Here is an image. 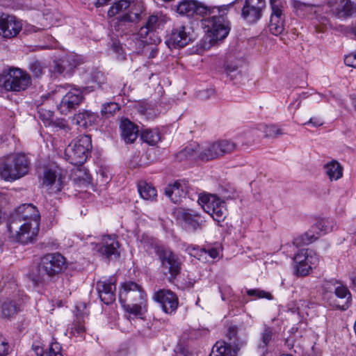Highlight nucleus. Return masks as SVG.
<instances>
[{
    "label": "nucleus",
    "mask_w": 356,
    "mask_h": 356,
    "mask_svg": "<svg viewBox=\"0 0 356 356\" xmlns=\"http://www.w3.org/2000/svg\"><path fill=\"white\" fill-rule=\"evenodd\" d=\"M309 263L296 264V274L298 276L304 277L307 275L313 268H316L318 263V257L317 255L309 257Z\"/></svg>",
    "instance_id": "obj_27"
},
{
    "label": "nucleus",
    "mask_w": 356,
    "mask_h": 356,
    "mask_svg": "<svg viewBox=\"0 0 356 356\" xmlns=\"http://www.w3.org/2000/svg\"><path fill=\"white\" fill-rule=\"evenodd\" d=\"M316 255L312 250L308 249H302L298 253L294 255L293 260L296 264L309 263V257Z\"/></svg>",
    "instance_id": "obj_42"
},
{
    "label": "nucleus",
    "mask_w": 356,
    "mask_h": 356,
    "mask_svg": "<svg viewBox=\"0 0 356 356\" xmlns=\"http://www.w3.org/2000/svg\"><path fill=\"white\" fill-rule=\"evenodd\" d=\"M318 234H315L312 230H308L305 234L296 237L292 242V245H289L290 248H298L302 245L312 243L318 238Z\"/></svg>",
    "instance_id": "obj_28"
},
{
    "label": "nucleus",
    "mask_w": 356,
    "mask_h": 356,
    "mask_svg": "<svg viewBox=\"0 0 356 356\" xmlns=\"http://www.w3.org/2000/svg\"><path fill=\"white\" fill-rule=\"evenodd\" d=\"M296 293L298 294L300 302L308 303L310 300V290L308 287L302 286Z\"/></svg>",
    "instance_id": "obj_47"
},
{
    "label": "nucleus",
    "mask_w": 356,
    "mask_h": 356,
    "mask_svg": "<svg viewBox=\"0 0 356 356\" xmlns=\"http://www.w3.org/2000/svg\"><path fill=\"white\" fill-rule=\"evenodd\" d=\"M219 158L218 153L214 143L203 146L198 153V159L208 161Z\"/></svg>",
    "instance_id": "obj_31"
},
{
    "label": "nucleus",
    "mask_w": 356,
    "mask_h": 356,
    "mask_svg": "<svg viewBox=\"0 0 356 356\" xmlns=\"http://www.w3.org/2000/svg\"><path fill=\"white\" fill-rule=\"evenodd\" d=\"M40 214L32 204H23L17 207L13 216L8 230L14 241L22 244L31 243L37 236Z\"/></svg>",
    "instance_id": "obj_1"
},
{
    "label": "nucleus",
    "mask_w": 356,
    "mask_h": 356,
    "mask_svg": "<svg viewBox=\"0 0 356 356\" xmlns=\"http://www.w3.org/2000/svg\"><path fill=\"white\" fill-rule=\"evenodd\" d=\"M239 350L238 346L232 349L231 344H227L225 341H217L209 356H236Z\"/></svg>",
    "instance_id": "obj_24"
},
{
    "label": "nucleus",
    "mask_w": 356,
    "mask_h": 356,
    "mask_svg": "<svg viewBox=\"0 0 356 356\" xmlns=\"http://www.w3.org/2000/svg\"><path fill=\"white\" fill-rule=\"evenodd\" d=\"M8 344L3 339L0 334V356H6L8 353Z\"/></svg>",
    "instance_id": "obj_56"
},
{
    "label": "nucleus",
    "mask_w": 356,
    "mask_h": 356,
    "mask_svg": "<svg viewBox=\"0 0 356 356\" xmlns=\"http://www.w3.org/2000/svg\"><path fill=\"white\" fill-rule=\"evenodd\" d=\"M0 83L7 91L21 92L31 85V78L26 72L13 67L0 79Z\"/></svg>",
    "instance_id": "obj_6"
},
{
    "label": "nucleus",
    "mask_w": 356,
    "mask_h": 356,
    "mask_svg": "<svg viewBox=\"0 0 356 356\" xmlns=\"http://www.w3.org/2000/svg\"><path fill=\"white\" fill-rule=\"evenodd\" d=\"M219 157L234 152L237 147L236 143L231 140L223 139L214 142Z\"/></svg>",
    "instance_id": "obj_32"
},
{
    "label": "nucleus",
    "mask_w": 356,
    "mask_h": 356,
    "mask_svg": "<svg viewBox=\"0 0 356 356\" xmlns=\"http://www.w3.org/2000/svg\"><path fill=\"white\" fill-rule=\"evenodd\" d=\"M58 126H59L60 127H61V128H63V129H65V128L66 127V125H65V124H63V122H60V123L58 124Z\"/></svg>",
    "instance_id": "obj_64"
},
{
    "label": "nucleus",
    "mask_w": 356,
    "mask_h": 356,
    "mask_svg": "<svg viewBox=\"0 0 356 356\" xmlns=\"http://www.w3.org/2000/svg\"><path fill=\"white\" fill-rule=\"evenodd\" d=\"M315 227L326 234L334 230L337 227V223L332 218H324L318 220L315 225Z\"/></svg>",
    "instance_id": "obj_41"
},
{
    "label": "nucleus",
    "mask_w": 356,
    "mask_h": 356,
    "mask_svg": "<svg viewBox=\"0 0 356 356\" xmlns=\"http://www.w3.org/2000/svg\"><path fill=\"white\" fill-rule=\"evenodd\" d=\"M141 139L149 145H155L161 140L160 133L156 129H144L141 132Z\"/></svg>",
    "instance_id": "obj_37"
},
{
    "label": "nucleus",
    "mask_w": 356,
    "mask_h": 356,
    "mask_svg": "<svg viewBox=\"0 0 356 356\" xmlns=\"http://www.w3.org/2000/svg\"><path fill=\"white\" fill-rule=\"evenodd\" d=\"M168 19L167 15L162 12H155L147 17L145 24L140 29L138 35L142 38H145L149 34L154 33L156 29L163 26Z\"/></svg>",
    "instance_id": "obj_17"
},
{
    "label": "nucleus",
    "mask_w": 356,
    "mask_h": 356,
    "mask_svg": "<svg viewBox=\"0 0 356 356\" xmlns=\"http://www.w3.org/2000/svg\"><path fill=\"white\" fill-rule=\"evenodd\" d=\"M327 5L339 19H346L356 14V0H327Z\"/></svg>",
    "instance_id": "obj_12"
},
{
    "label": "nucleus",
    "mask_w": 356,
    "mask_h": 356,
    "mask_svg": "<svg viewBox=\"0 0 356 356\" xmlns=\"http://www.w3.org/2000/svg\"><path fill=\"white\" fill-rule=\"evenodd\" d=\"M88 92V88L74 87L64 95L58 106V110L62 115H67L75 110L83 102V95Z\"/></svg>",
    "instance_id": "obj_9"
},
{
    "label": "nucleus",
    "mask_w": 356,
    "mask_h": 356,
    "mask_svg": "<svg viewBox=\"0 0 356 356\" xmlns=\"http://www.w3.org/2000/svg\"><path fill=\"white\" fill-rule=\"evenodd\" d=\"M120 110V106L115 102H108L102 106L101 113L102 116L108 118Z\"/></svg>",
    "instance_id": "obj_43"
},
{
    "label": "nucleus",
    "mask_w": 356,
    "mask_h": 356,
    "mask_svg": "<svg viewBox=\"0 0 356 356\" xmlns=\"http://www.w3.org/2000/svg\"><path fill=\"white\" fill-rule=\"evenodd\" d=\"M92 80L96 82L99 86L104 83L106 78L104 74L101 72H97L92 75Z\"/></svg>",
    "instance_id": "obj_55"
},
{
    "label": "nucleus",
    "mask_w": 356,
    "mask_h": 356,
    "mask_svg": "<svg viewBox=\"0 0 356 356\" xmlns=\"http://www.w3.org/2000/svg\"><path fill=\"white\" fill-rule=\"evenodd\" d=\"M30 170V161L24 154L19 153L7 156L0 166V175L6 181L18 179Z\"/></svg>",
    "instance_id": "obj_4"
},
{
    "label": "nucleus",
    "mask_w": 356,
    "mask_h": 356,
    "mask_svg": "<svg viewBox=\"0 0 356 356\" xmlns=\"http://www.w3.org/2000/svg\"><path fill=\"white\" fill-rule=\"evenodd\" d=\"M198 201L204 211L210 214L213 220L218 222L224 220L227 211L225 201L215 195L201 196Z\"/></svg>",
    "instance_id": "obj_8"
},
{
    "label": "nucleus",
    "mask_w": 356,
    "mask_h": 356,
    "mask_svg": "<svg viewBox=\"0 0 356 356\" xmlns=\"http://www.w3.org/2000/svg\"><path fill=\"white\" fill-rule=\"evenodd\" d=\"M200 152V146L196 143H193L186 146L183 149L176 154L178 161H182L187 159L198 158V153Z\"/></svg>",
    "instance_id": "obj_26"
},
{
    "label": "nucleus",
    "mask_w": 356,
    "mask_h": 356,
    "mask_svg": "<svg viewBox=\"0 0 356 356\" xmlns=\"http://www.w3.org/2000/svg\"><path fill=\"white\" fill-rule=\"evenodd\" d=\"M122 136L126 143H134L138 137V128L130 120H122L120 126Z\"/></svg>",
    "instance_id": "obj_25"
},
{
    "label": "nucleus",
    "mask_w": 356,
    "mask_h": 356,
    "mask_svg": "<svg viewBox=\"0 0 356 356\" xmlns=\"http://www.w3.org/2000/svg\"><path fill=\"white\" fill-rule=\"evenodd\" d=\"M138 190L140 196L147 200H153L156 197V190L151 184L140 181L138 184Z\"/></svg>",
    "instance_id": "obj_35"
},
{
    "label": "nucleus",
    "mask_w": 356,
    "mask_h": 356,
    "mask_svg": "<svg viewBox=\"0 0 356 356\" xmlns=\"http://www.w3.org/2000/svg\"><path fill=\"white\" fill-rule=\"evenodd\" d=\"M147 300H140L137 302H133L132 304L125 305L124 307L127 312L134 314L135 316H140L143 314V310H146Z\"/></svg>",
    "instance_id": "obj_40"
},
{
    "label": "nucleus",
    "mask_w": 356,
    "mask_h": 356,
    "mask_svg": "<svg viewBox=\"0 0 356 356\" xmlns=\"http://www.w3.org/2000/svg\"><path fill=\"white\" fill-rule=\"evenodd\" d=\"M134 39H135V40H136L137 43H138L139 46H141V45H142V41H141L140 40H138V38H137V36H136V37L134 38Z\"/></svg>",
    "instance_id": "obj_63"
},
{
    "label": "nucleus",
    "mask_w": 356,
    "mask_h": 356,
    "mask_svg": "<svg viewBox=\"0 0 356 356\" xmlns=\"http://www.w3.org/2000/svg\"><path fill=\"white\" fill-rule=\"evenodd\" d=\"M187 251L190 255L197 257L198 259H200V257L203 254H207L212 259H216L219 254V251L216 248H213L206 250L205 248L198 249L195 247H188L187 248Z\"/></svg>",
    "instance_id": "obj_36"
},
{
    "label": "nucleus",
    "mask_w": 356,
    "mask_h": 356,
    "mask_svg": "<svg viewBox=\"0 0 356 356\" xmlns=\"http://www.w3.org/2000/svg\"><path fill=\"white\" fill-rule=\"evenodd\" d=\"M112 49L120 54H122V47L119 42H114L112 44Z\"/></svg>",
    "instance_id": "obj_58"
},
{
    "label": "nucleus",
    "mask_w": 356,
    "mask_h": 356,
    "mask_svg": "<svg viewBox=\"0 0 356 356\" xmlns=\"http://www.w3.org/2000/svg\"><path fill=\"white\" fill-rule=\"evenodd\" d=\"M65 60H62L61 63H56L54 67V72L58 74H63L65 71Z\"/></svg>",
    "instance_id": "obj_57"
},
{
    "label": "nucleus",
    "mask_w": 356,
    "mask_h": 356,
    "mask_svg": "<svg viewBox=\"0 0 356 356\" xmlns=\"http://www.w3.org/2000/svg\"><path fill=\"white\" fill-rule=\"evenodd\" d=\"M247 294L249 296H255L258 298H267V293L258 289L248 290Z\"/></svg>",
    "instance_id": "obj_52"
},
{
    "label": "nucleus",
    "mask_w": 356,
    "mask_h": 356,
    "mask_svg": "<svg viewBox=\"0 0 356 356\" xmlns=\"http://www.w3.org/2000/svg\"><path fill=\"white\" fill-rule=\"evenodd\" d=\"M22 23L13 15L0 16V35L4 38L15 37L22 30Z\"/></svg>",
    "instance_id": "obj_14"
},
{
    "label": "nucleus",
    "mask_w": 356,
    "mask_h": 356,
    "mask_svg": "<svg viewBox=\"0 0 356 356\" xmlns=\"http://www.w3.org/2000/svg\"><path fill=\"white\" fill-rule=\"evenodd\" d=\"M262 341H263V343H264L263 348H264L267 345V336L266 334V330L262 334Z\"/></svg>",
    "instance_id": "obj_60"
},
{
    "label": "nucleus",
    "mask_w": 356,
    "mask_h": 356,
    "mask_svg": "<svg viewBox=\"0 0 356 356\" xmlns=\"http://www.w3.org/2000/svg\"><path fill=\"white\" fill-rule=\"evenodd\" d=\"M179 220L184 223L186 229L196 230L201 228L203 220L197 213H191L184 211L179 212Z\"/></svg>",
    "instance_id": "obj_23"
},
{
    "label": "nucleus",
    "mask_w": 356,
    "mask_h": 356,
    "mask_svg": "<svg viewBox=\"0 0 356 356\" xmlns=\"http://www.w3.org/2000/svg\"><path fill=\"white\" fill-rule=\"evenodd\" d=\"M268 138H276L280 135H282L284 133L282 129L275 124H272L268 127Z\"/></svg>",
    "instance_id": "obj_50"
},
{
    "label": "nucleus",
    "mask_w": 356,
    "mask_h": 356,
    "mask_svg": "<svg viewBox=\"0 0 356 356\" xmlns=\"http://www.w3.org/2000/svg\"><path fill=\"white\" fill-rule=\"evenodd\" d=\"M186 193V184L179 181L169 184L165 189V194L175 204L179 203Z\"/></svg>",
    "instance_id": "obj_22"
},
{
    "label": "nucleus",
    "mask_w": 356,
    "mask_h": 356,
    "mask_svg": "<svg viewBox=\"0 0 356 356\" xmlns=\"http://www.w3.org/2000/svg\"><path fill=\"white\" fill-rule=\"evenodd\" d=\"M322 289L325 296L334 293L337 298L345 300L344 304L340 306L341 309L346 310L348 308L351 302V294L348 289L342 283L336 280H325L322 285Z\"/></svg>",
    "instance_id": "obj_11"
},
{
    "label": "nucleus",
    "mask_w": 356,
    "mask_h": 356,
    "mask_svg": "<svg viewBox=\"0 0 356 356\" xmlns=\"http://www.w3.org/2000/svg\"><path fill=\"white\" fill-rule=\"evenodd\" d=\"M40 115V118L44 122H46L48 123V124H50V122L52 120L54 113L51 111H47L44 113L42 110H40L38 111Z\"/></svg>",
    "instance_id": "obj_53"
},
{
    "label": "nucleus",
    "mask_w": 356,
    "mask_h": 356,
    "mask_svg": "<svg viewBox=\"0 0 356 356\" xmlns=\"http://www.w3.org/2000/svg\"><path fill=\"white\" fill-rule=\"evenodd\" d=\"M42 185L52 193H57L63 188V177L58 170L46 169L42 177Z\"/></svg>",
    "instance_id": "obj_20"
},
{
    "label": "nucleus",
    "mask_w": 356,
    "mask_h": 356,
    "mask_svg": "<svg viewBox=\"0 0 356 356\" xmlns=\"http://www.w3.org/2000/svg\"><path fill=\"white\" fill-rule=\"evenodd\" d=\"M61 347L57 342H53L49 348V352L43 354L42 356H63L61 354Z\"/></svg>",
    "instance_id": "obj_48"
},
{
    "label": "nucleus",
    "mask_w": 356,
    "mask_h": 356,
    "mask_svg": "<svg viewBox=\"0 0 356 356\" xmlns=\"http://www.w3.org/2000/svg\"><path fill=\"white\" fill-rule=\"evenodd\" d=\"M195 39L194 31L188 24H178L174 26L166 44L169 48H183Z\"/></svg>",
    "instance_id": "obj_7"
},
{
    "label": "nucleus",
    "mask_w": 356,
    "mask_h": 356,
    "mask_svg": "<svg viewBox=\"0 0 356 356\" xmlns=\"http://www.w3.org/2000/svg\"><path fill=\"white\" fill-rule=\"evenodd\" d=\"M85 332L86 328L84 324L81 321V319L78 318L77 321H75L72 325V327L71 328V332L74 337H83Z\"/></svg>",
    "instance_id": "obj_45"
},
{
    "label": "nucleus",
    "mask_w": 356,
    "mask_h": 356,
    "mask_svg": "<svg viewBox=\"0 0 356 356\" xmlns=\"http://www.w3.org/2000/svg\"><path fill=\"white\" fill-rule=\"evenodd\" d=\"M291 5L295 13L298 16L305 17V15L316 13L315 8L316 6L313 3H305L298 0H291Z\"/></svg>",
    "instance_id": "obj_29"
},
{
    "label": "nucleus",
    "mask_w": 356,
    "mask_h": 356,
    "mask_svg": "<svg viewBox=\"0 0 356 356\" xmlns=\"http://www.w3.org/2000/svg\"><path fill=\"white\" fill-rule=\"evenodd\" d=\"M119 248L120 244L115 236L106 235L102 236L99 251L107 258L111 256L117 257L120 255Z\"/></svg>",
    "instance_id": "obj_21"
},
{
    "label": "nucleus",
    "mask_w": 356,
    "mask_h": 356,
    "mask_svg": "<svg viewBox=\"0 0 356 356\" xmlns=\"http://www.w3.org/2000/svg\"><path fill=\"white\" fill-rule=\"evenodd\" d=\"M161 264L165 269H167L170 274L169 280L173 281L180 273L181 263L177 254L170 250H165L160 255Z\"/></svg>",
    "instance_id": "obj_15"
},
{
    "label": "nucleus",
    "mask_w": 356,
    "mask_h": 356,
    "mask_svg": "<svg viewBox=\"0 0 356 356\" xmlns=\"http://www.w3.org/2000/svg\"><path fill=\"white\" fill-rule=\"evenodd\" d=\"M236 331L234 327H229L227 333V337L229 338V342H225L227 344H231V348L232 349L235 346H238V343H236Z\"/></svg>",
    "instance_id": "obj_49"
},
{
    "label": "nucleus",
    "mask_w": 356,
    "mask_h": 356,
    "mask_svg": "<svg viewBox=\"0 0 356 356\" xmlns=\"http://www.w3.org/2000/svg\"><path fill=\"white\" fill-rule=\"evenodd\" d=\"M22 302L19 300H6L1 306V313L5 317H10L19 311Z\"/></svg>",
    "instance_id": "obj_34"
},
{
    "label": "nucleus",
    "mask_w": 356,
    "mask_h": 356,
    "mask_svg": "<svg viewBox=\"0 0 356 356\" xmlns=\"http://www.w3.org/2000/svg\"><path fill=\"white\" fill-rule=\"evenodd\" d=\"M195 8V0H181L176 6V11L183 16L193 17Z\"/></svg>",
    "instance_id": "obj_33"
},
{
    "label": "nucleus",
    "mask_w": 356,
    "mask_h": 356,
    "mask_svg": "<svg viewBox=\"0 0 356 356\" xmlns=\"http://www.w3.org/2000/svg\"><path fill=\"white\" fill-rule=\"evenodd\" d=\"M234 2L241 3V17L250 24L255 23L262 16L266 7L265 0H236Z\"/></svg>",
    "instance_id": "obj_10"
},
{
    "label": "nucleus",
    "mask_w": 356,
    "mask_h": 356,
    "mask_svg": "<svg viewBox=\"0 0 356 356\" xmlns=\"http://www.w3.org/2000/svg\"><path fill=\"white\" fill-rule=\"evenodd\" d=\"M91 147L90 138L86 135L81 136L65 148V159L72 165H82L86 161Z\"/></svg>",
    "instance_id": "obj_5"
},
{
    "label": "nucleus",
    "mask_w": 356,
    "mask_h": 356,
    "mask_svg": "<svg viewBox=\"0 0 356 356\" xmlns=\"http://www.w3.org/2000/svg\"><path fill=\"white\" fill-rule=\"evenodd\" d=\"M29 69L35 77H40L43 73L44 67L42 63L38 60H34L29 65Z\"/></svg>",
    "instance_id": "obj_46"
},
{
    "label": "nucleus",
    "mask_w": 356,
    "mask_h": 356,
    "mask_svg": "<svg viewBox=\"0 0 356 356\" xmlns=\"http://www.w3.org/2000/svg\"><path fill=\"white\" fill-rule=\"evenodd\" d=\"M96 287L99 297L104 304L109 305L115 300L116 286L114 277L98 281Z\"/></svg>",
    "instance_id": "obj_19"
},
{
    "label": "nucleus",
    "mask_w": 356,
    "mask_h": 356,
    "mask_svg": "<svg viewBox=\"0 0 356 356\" xmlns=\"http://www.w3.org/2000/svg\"><path fill=\"white\" fill-rule=\"evenodd\" d=\"M344 63L349 67L356 68V51L347 55L344 58Z\"/></svg>",
    "instance_id": "obj_51"
},
{
    "label": "nucleus",
    "mask_w": 356,
    "mask_h": 356,
    "mask_svg": "<svg viewBox=\"0 0 356 356\" xmlns=\"http://www.w3.org/2000/svg\"><path fill=\"white\" fill-rule=\"evenodd\" d=\"M154 298L160 304L163 311L166 314H172L177 309L178 298L174 292L170 290L161 289L158 291Z\"/></svg>",
    "instance_id": "obj_18"
},
{
    "label": "nucleus",
    "mask_w": 356,
    "mask_h": 356,
    "mask_svg": "<svg viewBox=\"0 0 356 356\" xmlns=\"http://www.w3.org/2000/svg\"><path fill=\"white\" fill-rule=\"evenodd\" d=\"M324 170L331 181L338 180L343 175V168L337 161L327 163L324 165Z\"/></svg>",
    "instance_id": "obj_30"
},
{
    "label": "nucleus",
    "mask_w": 356,
    "mask_h": 356,
    "mask_svg": "<svg viewBox=\"0 0 356 356\" xmlns=\"http://www.w3.org/2000/svg\"><path fill=\"white\" fill-rule=\"evenodd\" d=\"M272 14L270 16L268 29L273 35H278L284 31L282 18L283 3L281 0H270Z\"/></svg>",
    "instance_id": "obj_16"
},
{
    "label": "nucleus",
    "mask_w": 356,
    "mask_h": 356,
    "mask_svg": "<svg viewBox=\"0 0 356 356\" xmlns=\"http://www.w3.org/2000/svg\"><path fill=\"white\" fill-rule=\"evenodd\" d=\"M233 3L220 6L208 7L195 1L194 15L207 17L202 19V25L211 33L214 40L225 39L230 31V22L225 17Z\"/></svg>",
    "instance_id": "obj_2"
},
{
    "label": "nucleus",
    "mask_w": 356,
    "mask_h": 356,
    "mask_svg": "<svg viewBox=\"0 0 356 356\" xmlns=\"http://www.w3.org/2000/svg\"><path fill=\"white\" fill-rule=\"evenodd\" d=\"M131 2L128 0H120L115 2L108 10L107 15L109 17H113L115 15L126 11L129 8Z\"/></svg>",
    "instance_id": "obj_38"
},
{
    "label": "nucleus",
    "mask_w": 356,
    "mask_h": 356,
    "mask_svg": "<svg viewBox=\"0 0 356 356\" xmlns=\"http://www.w3.org/2000/svg\"><path fill=\"white\" fill-rule=\"evenodd\" d=\"M140 15L137 13H134L133 9L129 12L125 13L120 15L118 18L120 23L122 22H129V23H137L140 21Z\"/></svg>",
    "instance_id": "obj_44"
},
{
    "label": "nucleus",
    "mask_w": 356,
    "mask_h": 356,
    "mask_svg": "<svg viewBox=\"0 0 356 356\" xmlns=\"http://www.w3.org/2000/svg\"><path fill=\"white\" fill-rule=\"evenodd\" d=\"M202 93H208L209 95H213L214 93L213 90H207V91L202 92Z\"/></svg>",
    "instance_id": "obj_62"
},
{
    "label": "nucleus",
    "mask_w": 356,
    "mask_h": 356,
    "mask_svg": "<svg viewBox=\"0 0 356 356\" xmlns=\"http://www.w3.org/2000/svg\"><path fill=\"white\" fill-rule=\"evenodd\" d=\"M236 69L237 68L235 66H229L228 65H226V67H225V71L227 74L235 72L236 70Z\"/></svg>",
    "instance_id": "obj_59"
},
{
    "label": "nucleus",
    "mask_w": 356,
    "mask_h": 356,
    "mask_svg": "<svg viewBox=\"0 0 356 356\" xmlns=\"http://www.w3.org/2000/svg\"><path fill=\"white\" fill-rule=\"evenodd\" d=\"M97 119V115L88 111H85L82 113H79L75 116V120L78 124L82 126H87L88 124H92L95 123Z\"/></svg>",
    "instance_id": "obj_39"
},
{
    "label": "nucleus",
    "mask_w": 356,
    "mask_h": 356,
    "mask_svg": "<svg viewBox=\"0 0 356 356\" xmlns=\"http://www.w3.org/2000/svg\"><path fill=\"white\" fill-rule=\"evenodd\" d=\"M8 287L10 289H16L17 285H16V284L14 282H13L9 283Z\"/></svg>",
    "instance_id": "obj_61"
},
{
    "label": "nucleus",
    "mask_w": 356,
    "mask_h": 356,
    "mask_svg": "<svg viewBox=\"0 0 356 356\" xmlns=\"http://www.w3.org/2000/svg\"><path fill=\"white\" fill-rule=\"evenodd\" d=\"M67 268L66 259L60 253H48L41 257L35 271L30 274L35 285L54 278Z\"/></svg>",
    "instance_id": "obj_3"
},
{
    "label": "nucleus",
    "mask_w": 356,
    "mask_h": 356,
    "mask_svg": "<svg viewBox=\"0 0 356 356\" xmlns=\"http://www.w3.org/2000/svg\"><path fill=\"white\" fill-rule=\"evenodd\" d=\"M304 124H312L314 127H318L323 124V121L318 117H313L305 122Z\"/></svg>",
    "instance_id": "obj_54"
},
{
    "label": "nucleus",
    "mask_w": 356,
    "mask_h": 356,
    "mask_svg": "<svg viewBox=\"0 0 356 356\" xmlns=\"http://www.w3.org/2000/svg\"><path fill=\"white\" fill-rule=\"evenodd\" d=\"M146 296V293L141 286L134 282H128L122 285V291L120 292L119 298L120 302L124 304L127 300L132 302L145 300Z\"/></svg>",
    "instance_id": "obj_13"
}]
</instances>
